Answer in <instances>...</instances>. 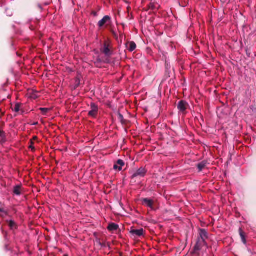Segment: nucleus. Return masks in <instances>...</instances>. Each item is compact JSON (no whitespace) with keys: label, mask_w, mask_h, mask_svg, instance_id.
<instances>
[{"label":"nucleus","mask_w":256,"mask_h":256,"mask_svg":"<svg viewBox=\"0 0 256 256\" xmlns=\"http://www.w3.org/2000/svg\"><path fill=\"white\" fill-rule=\"evenodd\" d=\"M142 203L146 206H148L151 209H153L152 206L154 202L152 200L148 198H144L142 200Z\"/></svg>","instance_id":"7"},{"label":"nucleus","mask_w":256,"mask_h":256,"mask_svg":"<svg viewBox=\"0 0 256 256\" xmlns=\"http://www.w3.org/2000/svg\"><path fill=\"white\" fill-rule=\"evenodd\" d=\"M206 166V162H202L198 164V168L200 171H201Z\"/></svg>","instance_id":"14"},{"label":"nucleus","mask_w":256,"mask_h":256,"mask_svg":"<svg viewBox=\"0 0 256 256\" xmlns=\"http://www.w3.org/2000/svg\"><path fill=\"white\" fill-rule=\"evenodd\" d=\"M130 233L134 236H140L143 235L144 230L142 228H140V230H131Z\"/></svg>","instance_id":"11"},{"label":"nucleus","mask_w":256,"mask_h":256,"mask_svg":"<svg viewBox=\"0 0 256 256\" xmlns=\"http://www.w3.org/2000/svg\"><path fill=\"white\" fill-rule=\"evenodd\" d=\"M110 18L108 16H104L102 20H101L98 22V26L100 28L102 27L106 23L110 22Z\"/></svg>","instance_id":"8"},{"label":"nucleus","mask_w":256,"mask_h":256,"mask_svg":"<svg viewBox=\"0 0 256 256\" xmlns=\"http://www.w3.org/2000/svg\"><path fill=\"white\" fill-rule=\"evenodd\" d=\"M124 165V162L122 160H118L114 166V169L120 171L122 170V166Z\"/></svg>","instance_id":"6"},{"label":"nucleus","mask_w":256,"mask_h":256,"mask_svg":"<svg viewBox=\"0 0 256 256\" xmlns=\"http://www.w3.org/2000/svg\"><path fill=\"white\" fill-rule=\"evenodd\" d=\"M100 51L105 55L104 58H98V60L100 62H102L104 63L109 62L108 58L112 55V52L110 48V46L107 42H105L104 44V46L101 48Z\"/></svg>","instance_id":"1"},{"label":"nucleus","mask_w":256,"mask_h":256,"mask_svg":"<svg viewBox=\"0 0 256 256\" xmlns=\"http://www.w3.org/2000/svg\"><path fill=\"white\" fill-rule=\"evenodd\" d=\"M127 47L130 52H132L136 48V44L133 42H131L128 44Z\"/></svg>","instance_id":"12"},{"label":"nucleus","mask_w":256,"mask_h":256,"mask_svg":"<svg viewBox=\"0 0 256 256\" xmlns=\"http://www.w3.org/2000/svg\"><path fill=\"white\" fill-rule=\"evenodd\" d=\"M188 104L184 100L180 101L178 105V110L183 114L186 113V110L188 108Z\"/></svg>","instance_id":"3"},{"label":"nucleus","mask_w":256,"mask_h":256,"mask_svg":"<svg viewBox=\"0 0 256 256\" xmlns=\"http://www.w3.org/2000/svg\"><path fill=\"white\" fill-rule=\"evenodd\" d=\"M91 110L88 112V115L92 116H94L97 114L98 112V106L94 103H91L90 104Z\"/></svg>","instance_id":"5"},{"label":"nucleus","mask_w":256,"mask_h":256,"mask_svg":"<svg viewBox=\"0 0 256 256\" xmlns=\"http://www.w3.org/2000/svg\"><path fill=\"white\" fill-rule=\"evenodd\" d=\"M40 110L43 114L45 115L50 110V109L48 108H40Z\"/></svg>","instance_id":"18"},{"label":"nucleus","mask_w":256,"mask_h":256,"mask_svg":"<svg viewBox=\"0 0 256 256\" xmlns=\"http://www.w3.org/2000/svg\"><path fill=\"white\" fill-rule=\"evenodd\" d=\"M30 148H32V149L34 148H32V146H30Z\"/></svg>","instance_id":"21"},{"label":"nucleus","mask_w":256,"mask_h":256,"mask_svg":"<svg viewBox=\"0 0 256 256\" xmlns=\"http://www.w3.org/2000/svg\"><path fill=\"white\" fill-rule=\"evenodd\" d=\"M22 192V188L20 185H16L14 187L13 193L16 195L20 196Z\"/></svg>","instance_id":"10"},{"label":"nucleus","mask_w":256,"mask_h":256,"mask_svg":"<svg viewBox=\"0 0 256 256\" xmlns=\"http://www.w3.org/2000/svg\"><path fill=\"white\" fill-rule=\"evenodd\" d=\"M239 230H240V234L242 242H244V244H246V240L245 239L244 232H242V230L241 228H240Z\"/></svg>","instance_id":"15"},{"label":"nucleus","mask_w":256,"mask_h":256,"mask_svg":"<svg viewBox=\"0 0 256 256\" xmlns=\"http://www.w3.org/2000/svg\"><path fill=\"white\" fill-rule=\"evenodd\" d=\"M0 212H4V214H6V213L2 209H0Z\"/></svg>","instance_id":"20"},{"label":"nucleus","mask_w":256,"mask_h":256,"mask_svg":"<svg viewBox=\"0 0 256 256\" xmlns=\"http://www.w3.org/2000/svg\"><path fill=\"white\" fill-rule=\"evenodd\" d=\"M146 172V170L144 168H140L134 174H132V177L133 178L138 176L143 177L144 176Z\"/></svg>","instance_id":"4"},{"label":"nucleus","mask_w":256,"mask_h":256,"mask_svg":"<svg viewBox=\"0 0 256 256\" xmlns=\"http://www.w3.org/2000/svg\"><path fill=\"white\" fill-rule=\"evenodd\" d=\"M15 225V223L13 221L10 220L8 222V226L12 229L14 228Z\"/></svg>","instance_id":"19"},{"label":"nucleus","mask_w":256,"mask_h":256,"mask_svg":"<svg viewBox=\"0 0 256 256\" xmlns=\"http://www.w3.org/2000/svg\"><path fill=\"white\" fill-rule=\"evenodd\" d=\"M13 110L15 112H18L20 110V104H16L14 105V107L12 108Z\"/></svg>","instance_id":"17"},{"label":"nucleus","mask_w":256,"mask_h":256,"mask_svg":"<svg viewBox=\"0 0 256 256\" xmlns=\"http://www.w3.org/2000/svg\"><path fill=\"white\" fill-rule=\"evenodd\" d=\"M159 7V6L158 4H155L154 3H150L149 5V8L150 9L154 10L158 9Z\"/></svg>","instance_id":"16"},{"label":"nucleus","mask_w":256,"mask_h":256,"mask_svg":"<svg viewBox=\"0 0 256 256\" xmlns=\"http://www.w3.org/2000/svg\"><path fill=\"white\" fill-rule=\"evenodd\" d=\"M200 237L198 238V240H203L205 241L208 238V234L205 230L201 229L200 231Z\"/></svg>","instance_id":"9"},{"label":"nucleus","mask_w":256,"mask_h":256,"mask_svg":"<svg viewBox=\"0 0 256 256\" xmlns=\"http://www.w3.org/2000/svg\"><path fill=\"white\" fill-rule=\"evenodd\" d=\"M118 226L114 223H112L108 226V230L110 231L116 230L118 229Z\"/></svg>","instance_id":"13"},{"label":"nucleus","mask_w":256,"mask_h":256,"mask_svg":"<svg viewBox=\"0 0 256 256\" xmlns=\"http://www.w3.org/2000/svg\"><path fill=\"white\" fill-rule=\"evenodd\" d=\"M206 246V241L198 240L196 243L194 248L192 254L196 255H199V252L202 250V246Z\"/></svg>","instance_id":"2"}]
</instances>
